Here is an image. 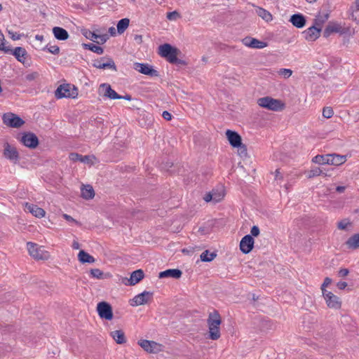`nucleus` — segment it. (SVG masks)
Masks as SVG:
<instances>
[{
    "mask_svg": "<svg viewBox=\"0 0 359 359\" xmlns=\"http://www.w3.org/2000/svg\"><path fill=\"white\" fill-rule=\"evenodd\" d=\"M221 323V317L218 311H214L209 314L208 325L209 328V337L212 340H217L220 337L219 325Z\"/></svg>",
    "mask_w": 359,
    "mask_h": 359,
    "instance_id": "obj_1",
    "label": "nucleus"
},
{
    "mask_svg": "<svg viewBox=\"0 0 359 359\" xmlns=\"http://www.w3.org/2000/svg\"><path fill=\"white\" fill-rule=\"evenodd\" d=\"M158 49L161 56L166 58L169 62L172 64H184L183 60L177 58V55L180 53L178 48H175L168 43H165L161 45Z\"/></svg>",
    "mask_w": 359,
    "mask_h": 359,
    "instance_id": "obj_2",
    "label": "nucleus"
},
{
    "mask_svg": "<svg viewBox=\"0 0 359 359\" xmlns=\"http://www.w3.org/2000/svg\"><path fill=\"white\" fill-rule=\"evenodd\" d=\"M257 103L262 108L274 111H280L285 108V104L281 100L269 96L259 98Z\"/></svg>",
    "mask_w": 359,
    "mask_h": 359,
    "instance_id": "obj_3",
    "label": "nucleus"
},
{
    "mask_svg": "<svg viewBox=\"0 0 359 359\" xmlns=\"http://www.w3.org/2000/svg\"><path fill=\"white\" fill-rule=\"evenodd\" d=\"M55 95L58 99L63 97L75 98L78 95V90L74 86L70 84L60 85L55 90Z\"/></svg>",
    "mask_w": 359,
    "mask_h": 359,
    "instance_id": "obj_4",
    "label": "nucleus"
},
{
    "mask_svg": "<svg viewBox=\"0 0 359 359\" xmlns=\"http://www.w3.org/2000/svg\"><path fill=\"white\" fill-rule=\"evenodd\" d=\"M27 246L29 255L35 259L46 260L48 259L49 255L48 252L42 250L41 247H38L36 243L28 242Z\"/></svg>",
    "mask_w": 359,
    "mask_h": 359,
    "instance_id": "obj_5",
    "label": "nucleus"
},
{
    "mask_svg": "<svg viewBox=\"0 0 359 359\" xmlns=\"http://www.w3.org/2000/svg\"><path fill=\"white\" fill-rule=\"evenodd\" d=\"M3 123L7 126L11 128H20L24 123L25 121L18 116L13 113H6L2 116Z\"/></svg>",
    "mask_w": 359,
    "mask_h": 359,
    "instance_id": "obj_6",
    "label": "nucleus"
},
{
    "mask_svg": "<svg viewBox=\"0 0 359 359\" xmlns=\"http://www.w3.org/2000/svg\"><path fill=\"white\" fill-rule=\"evenodd\" d=\"M97 311L102 319L111 320L113 318L112 307L108 302H99L97 305Z\"/></svg>",
    "mask_w": 359,
    "mask_h": 359,
    "instance_id": "obj_7",
    "label": "nucleus"
},
{
    "mask_svg": "<svg viewBox=\"0 0 359 359\" xmlns=\"http://www.w3.org/2000/svg\"><path fill=\"white\" fill-rule=\"evenodd\" d=\"M133 68L139 72L140 73L149 76L151 77H158L159 76V73L158 71L154 69L152 66L149 65L147 63H140L135 62L133 65Z\"/></svg>",
    "mask_w": 359,
    "mask_h": 359,
    "instance_id": "obj_8",
    "label": "nucleus"
},
{
    "mask_svg": "<svg viewBox=\"0 0 359 359\" xmlns=\"http://www.w3.org/2000/svg\"><path fill=\"white\" fill-rule=\"evenodd\" d=\"M137 344L147 353H156L162 350V345L154 341L140 339L138 341Z\"/></svg>",
    "mask_w": 359,
    "mask_h": 359,
    "instance_id": "obj_9",
    "label": "nucleus"
},
{
    "mask_svg": "<svg viewBox=\"0 0 359 359\" xmlns=\"http://www.w3.org/2000/svg\"><path fill=\"white\" fill-rule=\"evenodd\" d=\"M20 141L27 147L35 149L39 145V139L37 136L31 132L24 133L20 139Z\"/></svg>",
    "mask_w": 359,
    "mask_h": 359,
    "instance_id": "obj_10",
    "label": "nucleus"
},
{
    "mask_svg": "<svg viewBox=\"0 0 359 359\" xmlns=\"http://www.w3.org/2000/svg\"><path fill=\"white\" fill-rule=\"evenodd\" d=\"M323 296L326 302L327 306L333 309H339L341 306V302L339 298L334 295L332 292H324Z\"/></svg>",
    "mask_w": 359,
    "mask_h": 359,
    "instance_id": "obj_11",
    "label": "nucleus"
},
{
    "mask_svg": "<svg viewBox=\"0 0 359 359\" xmlns=\"http://www.w3.org/2000/svg\"><path fill=\"white\" fill-rule=\"evenodd\" d=\"M99 94L111 100H121V95L113 90L108 83H102L100 86Z\"/></svg>",
    "mask_w": 359,
    "mask_h": 359,
    "instance_id": "obj_12",
    "label": "nucleus"
},
{
    "mask_svg": "<svg viewBox=\"0 0 359 359\" xmlns=\"http://www.w3.org/2000/svg\"><path fill=\"white\" fill-rule=\"evenodd\" d=\"M93 66L97 69L109 68L114 71H117L114 60L110 57H102L100 60H95L93 61Z\"/></svg>",
    "mask_w": 359,
    "mask_h": 359,
    "instance_id": "obj_13",
    "label": "nucleus"
},
{
    "mask_svg": "<svg viewBox=\"0 0 359 359\" xmlns=\"http://www.w3.org/2000/svg\"><path fill=\"white\" fill-rule=\"evenodd\" d=\"M4 156L7 159L13 161V163H16L19 160V154L17 151L16 148L12 147L9 144V143L6 142L4 144Z\"/></svg>",
    "mask_w": 359,
    "mask_h": 359,
    "instance_id": "obj_14",
    "label": "nucleus"
},
{
    "mask_svg": "<svg viewBox=\"0 0 359 359\" xmlns=\"http://www.w3.org/2000/svg\"><path fill=\"white\" fill-rule=\"evenodd\" d=\"M254 238L250 235L245 236L240 242V250L244 254H248L254 247Z\"/></svg>",
    "mask_w": 359,
    "mask_h": 359,
    "instance_id": "obj_15",
    "label": "nucleus"
},
{
    "mask_svg": "<svg viewBox=\"0 0 359 359\" xmlns=\"http://www.w3.org/2000/svg\"><path fill=\"white\" fill-rule=\"evenodd\" d=\"M82 34L86 38L91 41H95V39H99V41H97L96 42L97 43H104L107 40L109 39V36L107 34H97L95 32H91L90 30L84 29L81 31Z\"/></svg>",
    "mask_w": 359,
    "mask_h": 359,
    "instance_id": "obj_16",
    "label": "nucleus"
},
{
    "mask_svg": "<svg viewBox=\"0 0 359 359\" xmlns=\"http://www.w3.org/2000/svg\"><path fill=\"white\" fill-rule=\"evenodd\" d=\"M153 297V292L144 291L141 294L136 295L133 301L134 304H131L132 306H140L147 304L151 301Z\"/></svg>",
    "mask_w": 359,
    "mask_h": 359,
    "instance_id": "obj_17",
    "label": "nucleus"
},
{
    "mask_svg": "<svg viewBox=\"0 0 359 359\" xmlns=\"http://www.w3.org/2000/svg\"><path fill=\"white\" fill-rule=\"evenodd\" d=\"M226 135L229 144L233 147H238L242 144L241 137L237 132L227 130L226 131Z\"/></svg>",
    "mask_w": 359,
    "mask_h": 359,
    "instance_id": "obj_18",
    "label": "nucleus"
},
{
    "mask_svg": "<svg viewBox=\"0 0 359 359\" xmlns=\"http://www.w3.org/2000/svg\"><path fill=\"white\" fill-rule=\"evenodd\" d=\"M242 41L245 46L252 48L262 49L267 46V43L266 42L259 41L257 39L252 37H245L243 39Z\"/></svg>",
    "mask_w": 359,
    "mask_h": 359,
    "instance_id": "obj_19",
    "label": "nucleus"
},
{
    "mask_svg": "<svg viewBox=\"0 0 359 359\" xmlns=\"http://www.w3.org/2000/svg\"><path fill=\"white\" fill-rule=\"evenodd\" d=\"M321 29L318 28L316 26L313 25L311 27L306 29L303 34L304 35L305 39L309 41H316L320 34Z\"/></svg>",
    "mask_w": 359,
    "mask_h": 359,
    "instance_id": "obj_20",
    "label": "nucleus"
},
{
    "mask_svg": "<svg viewBox=\"0 0 359 359\" xmlns=\"http://www.w3.org/2000/svg\"><path fill=\"white\" fill-rule=\"evenodd\" d=\"M69 159L74 162L80 161L86 164H93V159H95L94 156H82L79 154L78 153H71L69 154Z\"/></svg>",
    "mask_w": 359,
    "mask_h": 359,
    "instance_id": "obj_21",
    "label": "nucleus"
},
{
    "mask_svg": "<svg viewBox=\"0 0 359 359\" xmlns=\"http://www.w3.org/2000/svg\"><path fill=\"white\" fill-rule=\"evenodd\" d=\"M25 209L32 213L34 217L41 218L45 216L46 212L43 208L38 207L36 205L29 203H25Z\"/></svg>",
    "mask_w": 359,
    "mask_h": 359,
    "instance_id": "obj_22",
    "label": "nucleus"
},
{
    "mask_svg": "<svg viewBox=\"0 0 359 359\" xmlns=\"http://www.w3.org/2000/svg\"><path fill=\"white\" fill-rule=\"evenodd\" d=\"M182 271L178 269H167L165 271L160 272L158 274V278H164L170 277L178 279L182 276Z\"/></svg>",
    "mask_w": 359,
    "mask_h": 359,
    "instance_id": "obj_23",
    "label": "nucleus"
},
{
    "mask_svg": "<svg viewBox=\"0 0 359 359\" xmlns=\"http://www.w3.org/2000/svg\"><path fill=\"white\" fill-rule=\"evenodd\" d=\"M290 22L297 28H302L306 25V18L301 13H296L291 15Z\"/></svg>",
    "mask_w": 359,
    "mask_h": 359,
    "instance_id": "obj_24",
    "label": "nucleus"
},
{
    "mask_svg": "<svg viewBox=\"0 0 359 359\" xmlns=\"http://www.w3.org/2000/svg\"><path fill=\"white\" fill-rule=\"evenodd\" d=\"M328 165H340L344 163L347 158L345 155H339L337 154H329Z\"/></svg>",
    "mask_w": 359,
    "mask_h": 359,
    "instance_id": "obj_25",
    "label": "nucleus"
},
{
    "mask_svg": "<svg viewBox=\"0 0 359 359\" xmlns=\"http://www.w3.org/2000/svg\"><path fill=\"white\" fill-rule=\"evenodd\" d=\"M9 53L13 55L18 61L24 63L25 60L26 59V56L27 55V50L22 47H16L13 50H11V52Z\"/></svg>",
    "mask_w": 359,
    "mask_h": 359,
    "instance_id": "obj_26",
    "label": "nucleus"
},
{
    "mask_svg": "<svg viewBox=\"0 0 359 359\" xmlns=\"http://www.w3.org/2000/svg\"><path fill=\"white\" fill-rule=\"evenodd\" d=\"M53 33L54 36L60 41L67 40L69 35L66 29L60 27H55L53 28Z\"/></svg>",
    "mask_w": 359,
    "mask_h": 359,
    "instance_id": "obj_27",
    "label": "nucleus"
},
{
    "mask_svg": "<svg viewBox=\"0 0 359 359\" xmlns=\"http://www.w3.org/2000/svg\"><path fill=\"white\" fill-rule=\"evenodd\" d=\"M144 272L142 269L134 271L131 275L130 279H128L130 285H135L139 283L144 278Z\"/></svg>",
    "mask_w": 359,
    "mask_h": 359,
    "instance_id": "obj_28",
    "label": "nucleus"
},
{
    "mask_svg": "<svg viewBox=\"0 0 359 359\" xmlns=\"http://www.w3.org/2000/svg\"><path fill=\"white\" fill-rule=\"evenodd\" d=\"M348 249L355 250L359 248V233L351 236L345 243Z\"/></svg>",
    "mask_w": 359,
    "mask_h": 359,
    "instance_id": "obj_29",
    "label": "nucleus"
},
{
    "mask_svg": "<svg viewBox=\"0 0 359 359\" xmlns=\"http://www.w3.org/2000/svg\"><path fill=\"white\" fill-rule=\"evenodd\" d=\"M110 335L118 344H123L126 342L125 334L121 330L111 332Z\"/></svg>",
    "mask_w": 359,
    "mask_h": 359,
    "instance_id": "obj_30",
    "label": "nucleus"
},
{
    "mask_svg": "<svg viewBox=\"0 0 359 359\" xmlns=\"http://www.w3.org/2000/svg\"><path fill=\"white\" fill-rule=\"evenodd\" d=\"M78 259H79V262L83 264H85V263L92 264L95 262V258L93 256H91L90 255H89L88 253H87L86 252H85L84 250H81L79 252Z\"/></svg>",
    "mask_w": 359,
    "mask_h": 359,
    "instance_id": "obj_31",
    "label": "nucleus"
},
{
    "mask_svg": "<svg viewBox=\"0 0 359 359\" xmlns=\"http://www.w3.org/2000/svg\"><path fill=\"white\" fill-rule=\"evenodd\" d=\"M81 196L86 199H92L95 196V191L92 186L86 185L81 188Z\"/></svg>",
    "mask_w": 359,
    "mask_h": 359,
    "instance_id": "obj_32",
    "label": "nucleus"
},
{
    "mask_svg": "<svg viewBox=\"0 0 359 359\" xmlns=\"http://www.w3.org/2000/svg\"><path fill=\"white\" fill-rule=\"evenodd\" d=\"M130 20L128 18H123L117 23V32L118 34H122L129 26Z\"/></svg>",
    "mask_w": 359,
    "mask_h": 359,
    "instance_id": "obj_33",
    "label": "nucleus"
},
{
    "mask_svg": "<svg viewBox=\"0 0 359 359\" xmlns=\"http://www.w3.org/2000/svg\"><path fill=\"white\" fill-rule=\"evenodd\" d=\"M329 154L325 155H316L312 159V162L320 165L328 164L329 162Z\"/></svg>",
    "mask_w": 359,
    "mask_h": 359,
    "instance_id": "obj_34",
    "label": "nucleus"
},
{
    "mask_svg": "<svg viewBox=\"0 0 359 359\" xmlns=\"http://www.w3.org/2000/svg\"><path fill=\"white\" fill-rule=\"evenodd\" d=\"M83 46L85 49L90 50L98 55H102L104 53V49L101 46L95 45L93 43H83Z\"/></svg>",
    "mask_w": 359,
    "mask_h": 359,
    "instance_id": "obj_35",
    "label": "nucleus"
},
{
    "mask_svg": "<svg viewBox=\"0 0 359 359\" xmlns=\"http://www.w3.org/2000/svg\"><path fill=\"white\" fill-rule=\"evenodd\" d=\"M257 13L266 22H269L272 20V15L264 8H258V9L257 10Z\"/></svg>",
    "mask_w": 359,
    "mask_h": 359,
    "instance_id": "obj_36",
    "label": "nucleus"
},
{
    "mask_svg": "<svg viewBox=\"0 0 359 359\" xmlns=\"http://www.w3.org/2000/svg\"><path fill=\"white\" fill-rule=\"evenodd\" d=\"M329 18V14L325 13L323 15H318L316 16V18L314 20V25L318 28H320L321 29L323 25L325 22L326 20H327Z\"/></svg>",
    "mask_w": 359,
    "mask_h": 359,
    "instance_id": "obj_37",
    "label": "nucleus"
},
{
    "mask_svg": "<svg viewBox=\"0 0 359 359\" xmlns=\"http://www.w3.org/2000/svg\"><path fill=\"white\" fill-rule=\"evenodd\" d=\"M217 256L215 252H210L209 250H205L201 255V259L202 262H209L212 261Z\"/></svg>",
    "mask_w": 359,
    "mask_h": 359,
    "instance_id": "obj_38",
    "label": "nucleus"
},
{
    "mask_svg": "<svg viewBox=\"0 0 359 359\" xmlns=\"http://www.w3.org/2000/svg\"><path fill=\"white\" fill-rule=\"evenodd\" d=\"M339 27L335 25H328L324 30L323 36L328 37L333 32H338Z\"/></svg>",
    "mask_w": 359,
    "mask_h": 359,
    "instance_id": "obj_39",
    "label": "nucleus"
},
{
    "mask_svg": "<svg viewBox=\"0 0 359 359\" xmlns=\"http://www.w3.org/2000/svg\"><path fill=\"white\" fill-rule=\"evenodd\" d=\"M322 174H323V171L320 170V168H318V167H315L306 172V177L309 179H311L314 177L319 176Z\"/></svg>",
    "mask_w": 359,
    "mask_h": 359,
    "instance_id": "obj_40",
    "label": "nucleus"
},
{
    "mask_svg": "<svg viewBox=\"0 0 359 359\" xmlns=\"http://www.w3.org/2000/svg\"><path fill=\"white\" fill-rule=\"evenodd\" d=\"M90 275L93 278L97 279H104L107 276L104 275L103 272L99 269H92L90 271Z\"/></svg>",
    "mask_w": 359,
    "mask_h": 359,
    "instance_id": "obj_41",
    "label": "nucleus"
},
{
    "mask_svg": "<svg viewBox=\"0 0 359 359\" xmlns=\"http://www.w3.org/2000/svg\"><path fill=\"white\" fill-rule=\"evenodd\" d=\"M5 39L2 32L0 31V50H3L4 53L11 52V49L5 46Z\"/></svg>",
    "mask_w": 359,
    "mask_h": 359,
    "instance_id": "obj_42",
    "label": "nucleus"
},
{
    "mask_svg": "<svg viewBox=\"0 0 359 359\" xmlns=\"http://www.w3.org/2000/svg\"><path fill=\"white\" fill-rule=\"evenodd\" d=\"M334 114V111L332 107H326L323 109V116L326 118H331Z\"/></svg>",
    "mask_w": 359,
    "mask_h": 359,
    "instance_id": "obj_43",
    "label": "nucleus"
},
{
    "mask_svg": "<svg viewBox=\"0 0 359 359\" xmlns=\"http://www.w3.org/2000/svg\"><path fill=\"white\" fill-rule=\"evenodd\" d=\"M351 225V222L348 219H342L341 221L337 223V227L339 229L345 230L347 229L348 226Z\"/></svg>",
    "mask_w": 359,
    "mask_h": 359,
    "instance_id": "obj_44",
    "label": "nucleus"
},
{
    "mask_svg": "<svg viewBox=\"0 0 359 359\" xmlns=\"http://www.w3.org/2000/svg\"><path fill=\"white\" fill-rule=\"evenodd\" d=\"M212 194H214V196H212L213 197V202L215 203H218L219 201H222V199L224 198V194L222 191L221 192H216L214 190L212 191Z\"/></svg>",
    "mask_w": 359,
    "mask_h": 359,
    "instance_id": "obj_45",
    "label": "nucleus"
},
{
    "mask_svg": "<svg viewBox=\"0 0 359 359\" xmlns=\"http://www.w3.org/2000/svg\"><path fill=\"white\" fill-rule=\"evenodd\" d=\"M48 50V51L53 55H58L60 53V48L57 46H50L49 47L46 46L43 48V50Z\"/></svg>",
    "mask_w": 359,
    "mask_h": 359,
    "instance_id": "obj_46",
    "label": "nucleus"
},
{
    "mask_svg": "<svg viewBox=\"0 0 359 359\" xmlns=\"http://www.w3.org/2000/svg\"><path fill=\"white\" fill-rule=\"evenodd\" d=\"M279 74L285 78H289L292 75V71L290 69H280Z\"/></svg>",
    "mask_w": 359,
    "mask_h": 359,
    "instance_id": "obj_47",
    "label": "nucleus"
},
{
    "mask_svg": "<svg viewBox=\"0 0 359 359\" xmlns=\"http://www.w3.org/2000/svg\"><path fill=\"white\" fill-rule=\"evenodd\" d=\"M332 283V279L328 278V277H326L324 280V282L321 285V290H322V293H323L324 292H328L327 290H325V287L330 285V283Z\"/></svg>",
    "mask_w": 359,
    "mask_h": 359,
    "instance_id": "obj_48",
    "label": "nucleus"
},
{
    "mask_svg": "<svg viewBox=\"0 0 359 359\" xmlns=\"http://www.w3.org/2000/svg\"><path fill=\"white\" fill-rule=\"evenodd\" d=\"M238 148L239 154L241 156H244V157L247 156V155H248L247 148L245 144H243L242 143V144H241V146L238 147Z\"/></svg>",
    "mask_w": 359,
    "mask_h": 359,
    "instance_id": "obj_49",
    "label": "nucleus"
},
{
    "mask_svg": "<svg viewBox=\"0 0 359 359\" xmlns=\"http://www.w3.org/2000/svg\"><path fill=\"white\" fill-rule=\"evenodd\" d=\"M259 232H260V231H259V227H258V226H253L251 228V230H250V233H251V235H250V236H252H252H255V237H256V236H259Z\"/></svg>",
    "mask_w": 359,
    "mask_h": 359,
    "instance_id": "obj_50",
    "label": "nucleus"
},
{
    "mask_svg": "<svg viewBox=\"0 0 359 359\" xmlns=\"http://www.w3.org/2000/svg\"><path fill=\"white\" fill-rule=\"evenodd\" d=\"M175 16H177V17L180 16L179 13L177 11L170 12V13H168V14H167V18L169 20L175 19Z\"/></svg>",
    "mask_w": 359,
    "mask_h": 359,
    "instance_id": "obj_51",
    "label": "nucleus"
},
{
    "mask_svg": "<svg viewBox=\"0 0 359 359\" xmlns=\"http://www.w3.org/2000/svg\"><path fill=\"white\" fill-rule=\"evenodd\" d=\"M62 217L68 222H74L77 224H79V222L74 219L72 216L67 214H63Z\"/></svg>",
    "mask_w": 359,
    "mask_h": 359,
    "instance_id": "obj_52",
    "label": "nucleus"
},
{
    "mask_svg": "<svg viewBox=\"0 0 359 359\" xmlns=\"http://www.w3.org/2000/svg\"><path fill=\"white\" fill-rule=\"evenodd\" d=\"M348 273H349L348 269H341L339 271L338 274L340 277H345L348 274Z\"/></svg>",
    "mask_w": 359,
    "mask_h": 359,
    "instance_id": "obj_53",
    "label": "nucleus"
},
{
    "mask_svg": "<svg viewBox=\"0 0 359 359\" xmlns=\"http://www.w3.org/2000/svg\"><path fill=\"white\" fill-rule=\"evenodd\" d=\"M162 116L164 119L167 121H170L172 119V115L168 111H164L162 114Z\"/></svg>",
    "mask_w": 359,
    "mask_h": 359,
    "instance_id": "obj_54",
    "label": "nucleus"
},
{
    "mask_svg": "<svg viewBox=\"0 0 359 359\" xmlns=\"http://www.w3.org/2000/svg\"><path fill=\"white\" fill-rule=\"evenodd\" d=\"M214 194H212V191L211 192H209L208 194H207L205 195V196L204 197V200L206 201V202H210V201H213V196Z\"/></svg>",
    "mask_w": 359,
    "mask_h": 359,
    "instance_id": "obj_55",
    "label": "nucleus"
},
{
    "mask_svg": "<svg viewBox=\"0 0 359 359\" xmlns=\"http://www.w3.org/2000/svg\"><path fill=\"white\" fill-rule=\"evenodd\" d=\"M283 177V175L280 172V169H276L275 171V180H282Z\"/></svg>",
    "mask_w": 359,
    "mask_h": 359,
    "instance_id": "obj_56",
    "label": "nucleus"
},
{
    "mask_svg": "<svg viewBox=\"0 0 359 359\" xmlns=\"http://www.w3.org/2000/svg\"><path fill=\"white\" fill-rule=\"evenodd\" d=\"M337 286L339 290H344L346 287L347 283L346 282L340 281L337 284Z\"/></svg>",
    "mask_w": 359,
    "mask_h": 359,
    "instance_id": "obj_57",
    "label": "nucleus"
},
{
    "mask_svg": "<svg viewBox=\"0 0 359 359\" xmlns=\"http://www.w3.org/2000/svg\"><path fill=\"white\" fill-rule=\"evenodd\" d=\"M346 190V187L344 186H337L336 187V191L338 193H344Z\"/></svg>",
    "mask_w": 359,
    "mask_h": 359,
    "instance_id": "obj_58",
    "label": "nucleus"
},
{
    "mask_svg": "<svg viewBox=\"0 0 359 359\" xmlns=\"http://www.w3.org/2000/svg\"><path fill=\"white\" fill-rule=\"evenodd\" d=\"M134 39L138 43H141L142 42V35H139V34L135 35Z\"/></svg>",
    "mask_w": 359,
    "mask_h": 359,
    "instance_id": "obj_59",
    "label": "nucleus"
},
{
    "mask_svg": "<svg viewBox=\"0 0 359 359\" xmlns=\"http://www.w3.org/2000/svg\"><path fill=\"white\" fill-rule=\"evenodd\" d=\"M36 77V73H32V74H27L26 76V79L28 80V81H32V80H34Z\"/></svg>",
    "mask_w": 359,
    "mask_h": 359,
    "instance_id": "obj_60",
    "label": "nucleus"
},
{
    "mask_svg": "<svg viewBox=\"0 0 359 359\" xmlns=\"http://www.w3.org/2000/svg\"><path fill=\"white\" fill-rule=\"evenodd\" d=\"M121 99H123V100L130 101L132 100V97H131V95L126 94V95H123V96L121 95Z\"/></svg>",
    "mask_w": 359,
    "mask_h": 359,
    "instance_id": "obj_61",
    "label": "nucleus"
},
{
    "mask_svg": "<svg viewBox=\"0 0 359 359\" xmlns=\"http://www.w3.org/2000/svg\"><path fill=\"white\" fill-rule=\"evenodd\" d=\"M72 248L74 249H79L80 248V244L77 241H74L72 243Z\"/></svg>",
    "mask_w": 359,
    "mask_h": 359,
    "instance_id": "obj_62",
    "label": "nucleus"
},
{
    "mask_svg": "<svg viewBox=\"0 0 359 359\" xmlns=\"http://www.w3.org/2000/svg\"><path fill=\"white\" fill-rule=\"evenodd\" d=\"M109 32L111 35H114L116 34V30L114 27H111L109 29Z\"/></svg>",
    "mask_w": 359,
    "mask_h": 359,
    "instance_id": "obj_63",
    "label": "nucleus"
},
{
    "mask_svg": "<svg viewBox=\"0 0 359 359\" xmlns=\"http://www.w3.org/2000/svg\"><path fill=\"white\" fill-rule=\"evenodd\" d=\"M355 5L357 11H359V0L355 1Z\"/></svg>",
    "mask_w": 359,
    "mask_h": 359,
    "instance_id": "obj_64",
    "label": "nucleus"
}]
</instances>
